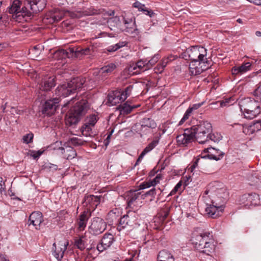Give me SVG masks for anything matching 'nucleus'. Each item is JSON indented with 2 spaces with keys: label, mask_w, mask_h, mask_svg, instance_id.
Wrapping results in <instances>:
<instances>
[{
  "label": "nucleus",
  "mask_w": 261,
  "mask_h": 261,
  "mask_svg": "<svg viewBox=\"0 0 261 261\" xmlns=\"http://www.w3.org/2000/svg\"><path fill=\"white\" fill-rule=\"evenodd\" d=\"M88 102L86 99L77 102L71 108L66 115L65 122L66 125L71 126L76 124L89 109Z\"/></svg>",
  "instance_id": "obj_1"
},
{
  "label": "nucleus",
  "mask_w": 261,
  "mask_h": 261,
  "mask_svg": "<svg viewBox=\"0 0 261 261\" xmlns=\"http://www.w3.org/2000/svg\"><path fill=\"white\" fill-rule=\"evenodd\" d=\"M240 107L246 118L251 119L257 116L261 111L260 102L257 99L250 97L242 99Z\"/></svg>",
  "instance_id": "obj_2"
},
{
  "label": "nucleus",
  "mask_w": 261,
  "mask_h": 261,
  "mask_svg": "<svg viewBox=\"0 0 261 261\" xmlns=\"http://www.w3.org/2000/svg\"><path fill=\"white\" fill-rule=\"evenodd\" d=\"M189 128L194 135L195 139L200 144L207 142V137L213 130L212 124L207 121H199Z\"/></svg>",
  "instance_id": "obj_3"
},
{
  "label": "nucleus",
  "mask_w": 261,
  "mask_h": 261,
  "mask_svg": "<svg viewBox=\"0 0 261 261\" xmlns=\"http://www.w3.org/2000/svg\"><path fill=\"white\" fill-rule=\"evenodd\" d=\"M46 5V0H25L22 13L25 17V21L31 19L34 14L42 11Z\"/></svg>",
  "instance_id": "obj_4"
},
{
  "label": "nucleus",
  "mask_w": 261,
  "mask_h": 261,
  "mask_svg": "<svg viewBox=\"0 0 261 261\" xmlns=\"http://www.w3.org/2000/svg\"><path fill=\"white\" fill-rule=\"evenodd\" d=\"M85 81L80 78H73L69 82L58 87L56 90V94L60 96L67 97L75 93L77 89L81 88Z\"/></svg>",
  "instance_id": "obj_5"
},
{
  "label": "nucleus",
  "mask_w": 261,
  "mask_h": 261,
  "mask_svg": "<svg viewBox=\"0 0 261 261\" xmlns=\"http://www.w3.org/2000/svg\"><path fill=\"white\" fill-rule=\"evenodd\" d=\"M66 15L73 18L80 17V14L74 12L56 9L47 12L43 16L42 21L44 23L52 24L61 20Z\"/></svg>",
  "instance_id": "obj_6"
},
{
  "label": "nucleus",
  "mask_w": 261,
  "mask_h": 261,
  "mask_svg": "<svg viewBox=\"0 0 261 261\" xmlns=\"http://www.w3.org/2000/svg\"><path fill=\"white\" fill-rule=\"evenodd\" d=\"M187 53L192 63L199 62L198 65H199L201 63H204L205 60H207L206 58H205L206 56V49L203 47L192 46L187 49Z\"/></svg>",
  "instance_id": "obj_7"
},
{
  "label": "nucleus",
  "mask_w": 261,
  "mask_h": 261,
  "mask_svg": "<svg viewBox=\"0 0 261 261\" xmlns=\"http://www.w3.org/2000/svg\"><path fill=\"white\" fill-rule=\"evenodd\" d=\"M212 237L213 232L212 231L200 233L199 234L197 235L195 238L193 237L194 239L193 244L195 245L196 250L201 252L204 245L208 242V238H212Z\"/></svg>",
  "instance_id": "obj_8"
},
{
  "label": "nucleus",
  "mask_w": 261,
  "mask_h": 261,
  "mask_svg": "<svg viewBox=\"0 0 261 261\" xmlns=\"http://www.w3.org/2000/svg\"><path fill=\"white\" fill-rule=\"evenodd\" d=\"M195 140L194 136L189 128L185 129L183 134L176 137L177 144L180 146H187Z\"/></svg>",
  "instance_id": "obj_9"
},
{
  "label": "nucleus",
  "mask_w": 261,
  "mask_h": 261,
  "mask_svg": "<svg viewBox=\"0 0 261 261\" xmlns=\"http://www.w3.org/2000/svg\"><path fill=\"white\" fill-rule=\"evenodd\" d=\"M21 2L19 0H14L11 3L10 6L8 8L9 13L15 15V18L17 20L21 21L23 18L25 21V17L22 14L23 6L21 8Z\"/></svg>",
  "instance_id": "obj_10"
},
{
  "label": "nucleus",
  "mask_w": 261,
  "mask_h": 261,
  "mask_svg": "<svg viewBox=\"0 0 261 261\" xmlns=\"http://www.w3.org/2000/svg\"><path fill=\"white\" fill-rule=\"evenodd\" d=\"M60 101V98L57 97L46 100L43 105L42 113L48 115H51L54 114L59 107Z\"/></svg>",
  "instance_id": "obj_11"
},
{
  "label": "nucleus",
  "mask_w": 261,
  "mask_h": 261,
  "mask_svg": "<svg viewBox=\"0 0 261 261\" xmlns=\"http://www.w3.org/2000/svg\"><path fill=\"white\" fill-rule=\"evenodd\" d=\"M203 153L206 154L201 156V158H208L210 160L219 161L221 160L224 156L225 153L218 149L210 147L203 150Z\"/></svg>",
  "instance_id": "obj_12"
},
{
  "label": "nucleus",
  "mask_w": 261,
  "mask_h": 261,
  "mask_svg": "<svg viewBox=\"0 0 261 261\" xmlns=\"http://www.w3.org/2000/svg\"><path fill=\"white\" fill-rule=\"evenodd\" d=\"M259 200V196L255 193L245 194L240 198L239 201L241 204L245 206L256 205Z\"/></svg>",
  "instance_id": "obj_13"
},
{
  "label": "nucleus",
  "mask_w": 261,
  "mask_h": 261,
  "mask_svg": "<svg viewBox=\"0 0 261 261\" xmlns=\"http://www.w3.org/2000/svg\"><path fill=\"white\" fill-rule=\"evenodd\" d=\"M141 193L138 190H130L127 193L126 199L127 207L133 208L134 206L138 204V201L142 200Z\"/></svg>",
  "instance_id": "obj_14"
},
{
  "label": "nucleus",
  "mask_w": 261,
  "mask_h": 261,
  "mask_svg": "<svg viewBox=\"0 0 261 261\" xmlns=\"http://www.w3.org/2000/svg\"><path fill=\"white\" fill-rule=\"evenodd\" d=\"M59 246L57 247L56 244L54 243L53 245V250H54L53 254L54 256L59 260H62L64 256V252L67 249L68 245V241L63 242L60 241L58 243Z\"/></svg>",
  "instance_id": "obj_15"
},
{
  "label": "nucleus",
  "mask_w": 261,
  "mask_h": 261,
  "mask_svg": "<svg viewBox=\"0 0 261 261\" xmlns=\"http://www.w3.org/2000/svg\"><path fill=\"white\" fill-rule=\"evenodd\" d=\"M56 77L53 76H45L43 78L39 85L40 90L42 91H50L56 85Z\"/></svg>",
  "instance_id": "obj_16"
},
{
  "label": "nucleus",
  "mask_w": 261,
  "mask_h": 261,
  "mask_svg": "<svg viewBox=\"0 0 261 261\" xmlns=\"http://www.w3.org/2000/svg\"><path fill=\"white\" fill-rule=\"evenodd\" d=\"M102 198L101 196H94L93 195H89L85 196L84 203L85 205L89 207L88 210H95L97 205L101 202V198Z\"/></svg>",
  "instance_id": "obj_17"
},
{
  "label": "nucleus",
  "mask_w": 261,
  "mask_h": 261,
  "mask_svg": "<svg viewBox=\"0 0 261 261\" xmlns=\"http://www.w3.org/2000/svg\"><path fill=\"white\" fill-rule=\"evenodd\" d=\"M43 221V217L42 213L39 211H35L30 215L28 224L29 226L32 225L37 227V226H40V224Z\"/></svg>",
  "instance_id": "obj_18"
},
{
  "label": "nucleus",
  "mask_w": 261,
  "mask_h": 261,
  "mask_svg": "<svg viewBox=\"0 0 261 261\" xmlns=\"http://www.w3.org/2000/svg\"><path fill=\"white\" fill-rule=\"evenodd\" d=\"M224 211L223 205L217 206L214 205H210L205 208L206 214L213 218L219 217Z\"/></svg>",
  "instance_id": "obj_19"
},
{
  "label": "nucleus",
  "mask_w": 261,
  "mask_h": 261,
  "mask_svg": "<svg viewBox=\"0 0 261 261\" xmlns=\"http://www.w3.org/2000/svg\"><path fill=\"white\" fill-rule=\"evenodd\" d=\"M124 23L125 24V31L128 33L135 35H138L139 33V30L136 28L135 18L125 19L123 18Z\"/></svg>",
  "instance_id": "obj_20"
},
{
  "label": "nucleus",
  "mask_w": 261,
  "mask_h": 261,
  "mask_svg": "<svg viewBox=\"0 0 261 261\" xmlns=\"http://www.w3.org/2000/svg\"><path fill=\"white\" fill-rule=\"evenodd\" d=\"M91 216V212L89 210H85L83 212L77 219V225L78 228H84L86 226L87 222Z\"/></svg>",
  "instance_id": "obj_21"
},
{
  "label": "nucleus",
  "mask_w": 261,
  "mask_h": 261,
  "mask_svg": "<svg viewBox=\"0 0 261 261\" xmlns=\"http://www.w3.org/2000/svg\"><path fill=\"white\" fill-rule=\"evenodd\" d=\"M120 101H123L121 98V91H113L108 94V102L110 103L112 106L116 105L119 103Z\"/></svg>",
  "instance_id": "obj_22"
},
{
  "label": "nucleus",
  "mask_w": 261,
  "mask_h": 261,
  "mask_svg": "<svg viewBox=\"0 0 261 261\" xmlns=\"http://www.w3.org/2000/svg\"><path fill=\"white\" fill-rule=\"evenodd\" d=\"M140 105L130 106L128 104V101L120 105L117 108L120 112V114L122 115H127L131 113L134 109L137 108Z\"/></svg>",
  "instance_id": "obj_23"
},
{
  "label": "nucleus",
  "mask_w": 261,
  "mask_h": 261,
  "mask_svg": "<svg viewBox=\"0 0 261 261\" xmlns=\"http://www.w3.org/2000/svg\"><path fill=\"white\" fill-rule=\"evenodd\" d=\"M215 240V236L213 234V237L212 238H208V242L204 245L201 253H204L206 255H210L214 252L215 249V245L214 244Z\"/></svg>",
  "instance_id": "obj_24"
},
{
  "label": "nucleus",
  "mask_w": 261,
  "mask_h": 261,
  "mask_svg": "<svg viewBox=\"0 0 261 261\" xmlns=\"http://www.w3.org/2000/svg\"><path fill=\"white\" fill-rule=\"evenodd\" d=\"M158 261H174V258L170 252L166 250L163 249L160 251L157 256Z\"/></svg>",
  "instance_id": "obj_25"
},
{
  "label": "nucleus",
  "mask_w": 261,
  "mask_h": 261,
  "mask_svg": "<svg viewBox=\"0 0 261 261\" xmlns=\"http://www.w3.org/2000/svg\"><path fill=\"white\" fill-rule=\"evenodd\" d=\"M116 68V66L114 63H111L107 66L102 67L99 70V74L103 77H106L111 74Z\"/></svg>",
  "instance_id": "obj_26"
},
{
  "label": "nucleus",
  "mask_w": 261,
  "mask_h": 261,
  "mask_svg": "<svg viewBox=\"0 0 261 261\" xmlns=\"http://www.w3.org/2000/svg\"><path fill=\"white\" fill-rule=\"evenodd\" d=\"M107 224L104 221L100 218H94L92 221L91 225L88 228H106Z\"/></svg>",
  "instance_id": "obj_27"
},
{
  "label": "nucleus",
  "mask_w": 261,
  "mask_h": 261,
  "mask_svg": "<svg viewBox=\"0 0 261 261\" xmlns=\"http://www.w3.org/2000/svg\"><path fill=\"white\" fill-rule=\"evenodd\" d=\"M248 178L250 182L249 184L251 186L256 185L261 182V176L257 171L251 173Z\"/></svg>",
  "instance_id": "obj_28"
},
{
  "label": "nucleus",
  "mask_w": 261,
  "mask_h": 261,
  "mask_svg": "<svg viewBox=\"0 0 261 261\" xmlns=\"http://www.w3.org/2000/svg\"><path fill=\"white\" fill-rule=\"evenodd\" d=\"M59 149L61 151L62 153L65 154L67 159L68 160L74 158L76 155L75 150L72 147H67L65 149L62 147L59 148Z\"/></svg>",
  "instance_id": "obj_29"
},
{
  "label": "nucleus",
  "mask_w": 261,
  "mask_h": 261,
  "mask_svg": "<svg viewBox=\"0 0 261 261\" xmlns=\"http://www.w3.org/2000/svg\"><path fill=\"white\" fill-rule=\"evenodd\" d=\"M69 52L64 49H59L55 51L53 55V58L55 60H60L70 58Z\"/></svg>",
  "instance_id": "obj_30"
},
{
  "label": "nucleus",
  "mask_w": 261,
  "mask_h": 261,
  "mask_svg": "<svg viewBox=\"0 0 261 261\" xmlns=\"http://www.w3.org/2000/svg\"><path fill=\"white\" fill-rule=\"evenodd\" d=\"M109 27L111 30H115L120 23L119 17H113L109 18L107 21Z\"/></svg>",
  "instance_id": "obj_31"
},
{
  "label": "nucleus",
  "mask_w": 261,
  "mask_h": 261,
  "mask_svg": "<svg viewBox=\"0 0 261 261\" xmlns=\"http://www.w3.org/2000/svg\"><path fill=\"white\" fill-rule=\"evenodd\" d=\"M204 69L195 66V63H191L189 66V71L191 75H197L200 74Z\"/></svg>",
  "instance_id": "obj_32"
},
{
  "label": "nucleus",
  "mask_w": 261,
  "mask_h": 261,
  "mask_svg": "<svg viewBox=\"0 0 261 261\" xmlns=\"http://www.w3.org/2000/svg\"><path fill=\"white\" fill-rule=\"evenodd\" d=\"M143 127H149L151 129L155 128L156 127L155 122L152 119L149 118H145L141 121Z\"/></svg>",
  "instance_id": "obj_33"
},
{
  "label": "nucleus",
  "mask_w": 261,
  "mask_h": 261,
  "mask_svg": "<svg viewBox=\"0 0 261 261\" xmlns=\"http://www.w3.org/2000/svg\"><path fill=\"white\" fill-rule=\"evenodd\" d=\"M158 144V141L153 140L150 142L142 151L141 153V157L144 156L147 153L152 150Z\"/></svg>",
  "instance_id": "obj_34"
},
{
  "label": "nucleus",
  "mask_w": 261,
  "mask_h": 261,
  "mask_svg": "<svg viewBox=\"0 0 261 261\" xmlns=\"http://www.w3.org/2000/svg\"><path fill=\"white\" fill-rule=\"evenodd\" d=\"M101 240L110 247L114 241V238L113 234L107 233L104 234Z\"/></svg>",
  "instance_id": "obj_35"
},
{
  "label": "nucleus",
  "mask_w": 261,
  "mask_h": 261,
  "mask_svg": "<svg viewBox=\"0 0 261 261\" xmlns=\"http://www.w3.org/2000/svg\"><path fill=\"white\" fill-rule=\"evenodd\" d=\"M133 88V85H129L125 88L124 91L121 92L122 101H124L130 95Z\"/></svg>",
  "instance_id": "obj_36"
},
{
  "label": "nucleus",
  "mask_w": 261,
  "mask_h": 261,
  "mask_svg": "<svg viewBox=\"0 0 261 261\" xmlns=\"http://www.w3.org/2000/svg\"><path fill=\"white\" fill-rule=\"evenodd\" d=\"M74 245L80 250H84L85 248L84 241L82 238L75 237L74 238Z\"/></svg>",
  "instance_id": "obj_37"
},
{
  "label": "nucleus",
  "mask_w": 261,
  "mask_h": 261,
  "mask_svg": "<svg viewBox=\"0 0 261 261\" xmlns=\"http://www.w3.org/2000/svg\"><path fill=\"white\" fill-rule=\"evenodd\" d=\"M222 137L220 134H212V133H210V135L207 137V142H209L211 140L214 142H218L222 139Z\"/></svg>",
  "instance_id": "obj_38"
},
{
  "label": "nucleus",
  "mask_w": 261,
  "mask_h": 261,
  "mask_svg": "<svg viewBox=\"0 0 261 261\" xmlns=\"http://www.w3.org/2000/svg\"><path fill=\"white\" fill-rule=\"evenodd\" d=\"M147 67L146 65V61H138L135 66L133 67V69L134 70L137 69V68H139L141 71H144L145 70H148V69H145V68Z\"/></svg>",
  "instance_id": "obj_39"
},
{
  "label": "nucleus",
  "mask_w": 261,
  "mask_h": 261,
  "mask_svg": "<svg viewBox=\"0 0 261 261\" xmlns=\"http://www.w3.org/2000/svg\"><path fill=\"white\" fill-rule=\"evenodd\" d=\"M253 133L257 132L261 129V120L252 122L250 124Z\"/></svg>",
  "instance_id": "obj_40"
},
{
  "label": "nucleus",
  "mask_w": 261,
  "mask_h": 261,
  "mask_svg": "<svg viewBox=\"0 0 261 261\" xmlns=\"http://www.w3.org/2000/svg\"><path fill=\"white\" fill-rule=\"evenodd\" d=\"M160 57L158 55H154L150 60L146 62L147 67L145 69H149L154 65L159 60Z\"/></svg>",
  "instance_id": "obj_41"
},
{
  "label": "nucleus",
  "mask_w": 261,
  "mask_h": 261,
  "mask_svg": "<svg viewBox=\"0 0 261 261\" xmlns=\"http://www.w3.org/2000/svg\"><path fill=\"white\" fill-rule=\"evenodd\" d=\"M97 121V117L95 115H90L89 117H87L86 120V123L90 125L91 126H94L96 122Z\"/></svg>",
  "instance_id": "obj_42"
},
{
  "label": "nucleus",
  "mask_w": 261,
  "mask_h": 261,
  "mask_svg": "<svg viewBox=\"0 0 261 261\" xmlns=\"http://www.w3.org/2000/svg\"><path fill=\"white\" fill-rule=\"evenodd\" d=\"M91 126L90 125L86 123H85L81 129L82 133L83 136H88L90 135L89 133L92 130Z\"/></svg>",
  "instance_id": "obj_43"
},
{
  "label": "nucleus",
  "mask_w": 261,
  "mask_h": 261,
  "mask_svg": "<svg viewBox=\"0 0 261 261\" xmlns=\"http://www.w3.org/2000/svg\"><path fill=\"white\" fill-rule=\"evenodd\" d=\"M251 67V64L249 62L245 63L242 64L240 66H239V68L240 71V74H243L246 71L250 70Z\"/></svg>",
  "instance_id": "obj_44"
},
{
  "label": "nucleus",
  "mask_w": 261,
  "mask_h": 261,
  "mask_svg": "<svg viewBox=\"0 0 261 261\" xmlns=\"http://www.w3.org/2000/svg\"><path fill=\"white\" fill-rule=\"evenodd\" d=\"M191 109H188L186 111V112H185L183 117L182 118V119L180 120V121L179 122V123H178V125H182L184 122L187 120L190 115H191V114L192 113V111H191Z\"/></svg>",
  "instance_id": "obj_45"
},
{
  "label": "nucleus",
  "mask_w": 261,
  "mask_h": 261,
  "mask_svg": "<svg viewBox=\"0 0 261 261\" xmlns=\"http://www.w3.org/2000/svg\"><path fill=\"white\" fill-rule=\"evenodd\" d=\"M169 211L168 208L162 209L158 214L159 217H160L163 220L166 219L169 215Z\"/></svg>",
  "instance_id": "obj_46"
},
{
  "label": "nucleus",
  "mask_w": 261,
  "mask_h": 261,
  "mask_svg": "<svg viewBox=\"0 0 261 261\" xmlns=\"http://www.w3.org/2000/svg\"><path fill=\"white\" fill-rule=\"evenodd\" d=\"M151 186H154V185H153L152 182H151V180L145 181L141 183L139 185V190L145 189L149 188Z\"/></svg>",
  "instance_id": "obj_47"
},
{
  "label": "nucleus",
  "mask_w": 261,
  "mask_h": 261,
  "mask_svg": "<svg viewBox=\"0 0 261 261\" xmlns=\"http://www.w3.org/2000/svg\"><path fill=\"white\" fill-rule=\"evenodd\" d=\"M66 51L69 52V54H71L72 56H75L76 57L79 56V47H70Z\"/></svg>",
  "instance_id": "obj_48"
},
{
  "label": "nucleus",
  "mask_w": 261,
  "mask_h": 261,
  "mask_svg": "<svg viewBox=\"0 0 261 261\" xmlns=\"http://www.w3.org/2000/svg\"><path fill=\"white\" fill-rule=\"evenodd\" d=\"M253 95L255 97H256L255 99L258 100V101L260 102V98H259V96L261 95V84H259L257 87L254 91Z\"/></svg>",
  "instance_id": "obj_49"
},
{
  "label": "nucleus",
  "mask_w": 261,
  "mask_h": 261,
  "mask_svg": "<svg viewBox=\"0 0 261 261\" xmlns=\"http://www.w3.org/2000/svg\"><path fill=\"white\" fill-rule=\"evenodd\" d=\"M156 195V189L154 188H152L150 190L146 192L144 194H142L141 199H144L145 197H147V196H151L152 197Z\"/></svg>",
  "instance_id": "obj_50"
},
{
  "label": "nucleus",
  "mask_w": 261,
  "mask_h": 261,
  "mask_svg": "<svg viewBox=\"0 0 261 261\" xmlns=\"http://www.w3.org/2000/svg\"><path fill=\"white\" fill-rule=\"evenodd\" d=\"M243 132L247 135L253 134L251 127H250V124L243 126Z\"/></svg>",
  "instance_id": "obj_51"
},
{
  "label": "nucleus",
  "mask_w": 261,
  "mask_h": 261,
  "mask_svg": "<svg viewBox=\"0 0 261 261\" xmlns=\"http://www.w3.org/2000/svg\"><path fill=\"white\" fill-rule=\"evenodd\" d=\"M133 6L135 8H138L139 11H144L146 8L144 4H141L139 2H136L133 4Z\"/></svg>",
  "instance_id": "obj_52"
},
{
  "label": "nucleus",
  "mask_w": 261,
  "mask_h": 261,
  "mask_svg": "<svg viewBox=\"0 0 261 261\" xmlns=\"http://www.w3.org/2000/svg\"><path fill=\"white\" fill-rule=\"evenodd\" d=\"M172 60L169 58H165L162 60L161 63H160V68H161L162 70L167 66L169 62Z\"/></svg>",
  "instance_id": "obj_53"
},
{
  "label": "nucleus",
  "mask_w": 261,
  "mask_h": 261,
  "mask_svg": "<svg viewBox=\"0 0 261 261\" xmlns=\"http://www.w3.org/2000/svg\"><path fill=\"white\" fill-rule=\"evenodd\" d=\"M33 138V134H27L23 136V142L28 144L32 142Z\"/></svg>",
  "instance_id": "obj_54"
},
{
  "label": "nucleus",
  "mask_w": 261,
  "mask_h": 261,
  "mask_svg": "<svg viewBox=\"0 0 261 261\" xmlns=\"http://www.w3.org/2000/svg\"><path fill=\"white\" fill-rule=\"evenodd\" d=\"M70 142L74 145H81L83 144V141L77 138H72L70 139Z\"/></svg>",
  "instance_id": "obj_55"
},
{
  "label": "nucleus",
  "mask_w": 261,
  "mask_h": 261,
  "mask_svg": "<svg viewBox=\"0 0 261 261\" xmlns=\"http://www.w3.org/2000/svg\"><path fill=\"white\" fill-rule=\"evenodd\" d=\"M86 250L89 256L94 258V257L93 256V254H94L95 252L96 251V249L94 246L87 248Z\"/></svg>",
  "instance_id": "obj_56"
},
{
  "label": "nucleus",
  "mask_w": 261,
  "mask_h": 261,
  "mask_svg": "<svg viewBox=\"0 0 261 261\" xmlns=\"http://www.w3.org/2000/svg\"><path fill=\"white\" fill-rule=\"evenodd\" d=\"M90 54V49L89 47H86L82 48L79 47V55H88Z\"/></svg>",
  "instance_id": "obj_57"
},
{
  "label": "nucleus",
  "mask_w": 261,
  "mask_h": 261,
  "mask_svg": "<svg viewBox=\"0 0 261 261\" xmlns=\"http://www.w3.org/2000/svg\"><path fill=\"white\" fill-rule=\"evenodd\" d=\"M150 130H151V128H150L149 127H144L142 125V124L140 123V130L141 133H143V134L146 135L147 133H150Z\"/></svg>",
  "instance_id": "obj_58"
},
{
  "label": "nucleus",
  "mask_w": 261,
  "mask_h": 261,
  "mask_svg": "<svg viewBox=\"0 0 261 261\" xmlns=\"http://www.w3.org/2000/svg\"><path fill=\"white\" fill-rule=\"evenodd\" d=\"M182 185V182L181 181H180L179 182H178L176 185L175 186V187L174 188V189L171 191V192H170V195H172L173 194H174L175 193H176L178 190V189L179 188H180V187Z\"/></svg>",
  "instance_id": "obj_59"
},
{
  "label": "nucleus",
  "mask_w": 261,
  "mask_h": 261,
  "mask_svg": "<svg viewBox=\"0 0 261 261\" xmlns=\"http://www.w3.org/2000/svg\"><path fill=\"white\" fill-rule=\"evenodd\" d=\"M202 104L203 102L194 104L191 107H190L189 109H191V111L193 112L194 110H196L199 109L202 105Z\"/></svg>",
  "instance_id": "obj_60"
},
{
  "label": "nucleus",
  "mask_w": 261,
  "mask_h": 261,
  "mask_svg": "<svg viewBox=\"0 0 261 261\" xmlns=\"http://www.w3.org/2000/svg\"><path fill=\"white\" fill-rule=\"evenodd\" d=\"M43 152V151L38 150L37 151H33L32 156L34 159L39 158Z\"/></svg>",
  "instance_id": "obj_61"
},
{
  "label": "nucleus",
  "mask_w": 261,
  "mask_h": 261,
  "mask_svg": "<svg viewBox=\"0 0 261 261\" xmlns=\"http://www.w3.org/2000/svg\"><path fill=\"white\" fill-rule=\"evenodd\" d=\"M95 248L96 249V251L99 252V253L101 252L106 250L100 243L97 244L96 247Z\"/></svg>",
  "instance_id": "obj_62"
},
{
  "label": "nucleus",
  "mask_w": 261,
  "mask_h": 261,
  "mask_svg": "<svg viewBox=\"0 0 261 261\" xmlns=\"http://www.w3.org/2000/svg\"><path fill=\"white\" fill-rule=\"evenodd\" d=\"M231 72L233 75H237L238 74H240L239 67L237 66H234L232 68Z\"/></svg>",
  "instance_id": "obj_63"
},
{
  "label": "nucleus",
  "mask_w": 261,
  "mask_h": 261,
  "mask_svg": "<svg viewBox=\"0 0 261 261\" xmlns=\"http://www.w3.org/2000/svg\"><path fill=\"white\" fill-rule=\"evenodd\" d=\"M160 178L161 176L160 175H157L155 178H154L152 180H151L154 186L159 182Z\"/></svg>",
  "instance_id": "obj_64"
}]
</instances>
